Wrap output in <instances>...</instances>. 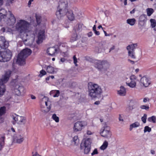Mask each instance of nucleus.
I'll list each match as a JSON object with an SVG mask.
<instances>
[{
	"label": "nucleus",
	"instance_id": "53",
	"mask_svg": "<svg viewBox=\"0 0 156 156\" xmlns=\"http://www.w3.org/2000/svg\"><path fill=\"white\" fill-rule=\"evenodd\" d=\"M66 59H65L64 58H61L60 60V61L62 63H63L64 62L66 61Z\"/></svg>",
	"mask_w": 156,
	"mask_h": 156
},
{
	"label": "nucleus",
	"instance_id": "57",
	"mask_svg": "<svg viewBox=\"0 0 156 156\" xmlns=\"http://www.w3.org/2000/svg\"><path fill=\"white\" fill-rule=\"evenodd\" d=\"M76 26L78 27V30H79L81 27V25L79 24H77Z\"/></svg>",
	"mask_w": 156,
	"mask_h": 156
},
{
	"label": "nucleus",
	"instance_id": "58",
	"mask_svg": "<svg viewBox=\"0 0 156 156\" xmlns=\"http://www.w3.org/2000/svg\"><path fill=\"white\" fill-rule=\"evenodd\" d=\"M153 8L156 9V0H155L154 3L153 5Z\"/></svg>",
	"mask_w": 156,
	"mask_h": 156
},
{
	"label": "nucleus",
	"instance_id": "49",
	"mask_svg": "<svg viewBox=\"0 0 156 156\" xmlns=\"http://www.w3.org/2000/svg\"><path fill=\"white\" fill-rule=\"evenodd\" d=\"M149 99L148 98H144L143 101L144 103H146L147 101H149Z\"/></svg>",
	"mask_w": 156,
	"mask_h": 156
},
{
	"label": "nucleus",
	"instance_id": "1",
	"mask_svg": "<svg viewBox=\"0 0 156 156\" xmlns=\"http://www.w3.org/2000/svg\"><path fill=\"white\" fill-rule=\"evenodd\" d=\"M16 29L20 33H26L27 39L25 41H27V40H30L31 43L34 41L36 32L30 30V24L28 22L23 20L17 21Z\"/></svg>",
	"mask_w": 156,
	"mask_h": 156
},
{
	"label": "nucleus",
	"instance_id": "11",
	"mask_svg": "<svg viewBox=\"0 0 156 156\" xmlns=\"http://www.w3.org/2000/svg\"><path fill=\"white\" fill-rule=\"evenodd\" d=\"M12 74V71L9 70L5 71L0 80V84L5 83L9 80Z\"/></svg>",
	"mask_w": 156,
	"mask_h": 156
},
{
	"label": "nucleus",
	"instance_id": "54",
	"mask_svg": "<svg viewBox=\"0 0 156 156\" xmlns=\"http://www.w3.org/2000/svg\"><path fill=\"white\" fill-rule=\"evenodd\" d=\"M87 35L88 37H91L92 35V33L91 32H90L87 34Z\"/></svg>",
	"mask_w": 156,
	"mask_h": 156
},
{
	"label": "nucleus",
	"instance_id": "35",
	"mask_svg": "<svg viewBox=\"0 0 156 156\" xmlns=\"http://www.w3.org/2000/svg\"><path fill=\"white\" fill-rule=\"evenodd\" d=\"M5 137L3 136L1 137V140L0 141V151L1 150L2 147L4 144V140Z\"/></svg>",
	"mask_w": 156,
	"mask_h": 156
},
{
	"label": "nucleus",
	"instance_id": "13",
	"mask_svg": "<svg viewBox=\"0 0 156 156\" xmlns=\"http://www.w3.org/2000/svg\"><path fill=\"white\" fill-rule=\"evenodd\" d=\"M15 91L17 95L23 96L25 93L26 90L23 87L17 85L15 87Z\"/></svg>",
	"mask_w": 156,
	"mask_h": 156
},
{
	"label": "nucleus",
	"instance_id": "38",
	"mask_svg": "<svg viewBox=\"0 0 156 156\" xmlns=\"http://www.w3.org/2000/svg\"><path fill=\"white\" fill-rule=\"evenodd\" d=\"M73 142L75 145H77L79 143V140L78 138V136H75L73 139Z\"/></svg>",
	"mask_w": 156,
	"mask_h": 156
},
{
	"label": "nucleus",
	"instance_id": "37",
	"mask_svg": "<svg viewBox=\"0 0 156 156\" xmlns=\"http://www.w3.org/2000/svg\"><path fill=\"white\" fill-rule=\"evenodd\" d=\"M108 145V142L107 141H105L103 144L100 147V149L101 150H104L107 147Z\"/></svg>",
	"mask_w": 156,
	"mask_h": 156
},
{
	"label": "nucleus",
	"instance_id": "55",
	"mask_svg": "<svg viewBox=\"0 0 156 156\" xmlns=\"http://www.w3.org/2000/svg\"><path fill=\"white\" fill-rule=\"evenodd\" d=\"M94 33L97 35H99L100 34V32L98 31H97L96 30L94 31Z\"/></svg>",
	"mask_w": 156,
	"mask_h": 156
},
{
	"label": "nucleus",
	"instance_id": "7",
	"mask_svg": "<svg viewBox=\"0 0 156 156\" xmlns=\"http://www.w3.org/2000/svg\"><path fill=\"white\" fill-rule=\"evenodd\" d=\"M137 46V44L135 43L129 45L126 47L128 51V55L132 58L135 59L136 58L134 49L136 48Z\"/></svg>",
	"mask_w": 156,
	"mask_h": 156
},
{
	"label": "nucleus",
	"instance_id": "4",
	"mask_svg": "<svg viewBox=\"0 0 156 156\" xmlns=\"http://www.w3.org/2000/svg\"><path fill=\"white\" fill-rule=\"evenodd\" d=\"M68 2L66 0H60L56 15L58 19H60L65 16L68 9Z\"/></svg>",
	"mask_w": 156,
	"mask_h": 156
},
{
	"label": "nucleus",
	"instance_id": "29",
	"mask_svg": "<svg viewBox=\"0 0 156 156\" xmlns=\"http://www.w3.org/2000/svg\"><path fill=\"white\" fill-rule=\"evenodd\" d=\"M140 126V124L139 122H136L130 125L129 128V130L131 131L133 128L138 127Z\"/></svg>",
	"mask_w": 156,
	"mask_h": 156
},
{
	"label": "nucleus",
	"instance_id": "62",
	"mask_svg": "<svg viewBox=\"0 0 156 156\" xmlns=\"http://www.w3.org/2000/svg\"><path fill=\"white\" fill-rule=\"evenodd\" d=\"M135 9H133L130 12V13L131 14H133L135 12Z\"/></svg>",
	"mask_w": 156,
	"mask_h": 156
},
{
	"label": "nucleus",
	"instance_id": "44",
	"mask_svg": "<svg viewBox=\"0 0 156 156\" xmlns=\"http://www.w3.org/2000/svg\"><path fill=\"white\" fill-rule=\"evenodd\" d=\"M151 130V128L149 127V126H145L144 128V132L146 133L147 132H150Z\"/></svg>",
	"mask_w": 156,
	"mask_h": 156
},
{
	"label": "nucleus",
	"instance_id": "5",
	"mask_svg": "<svg viewBox=\"0 0 156 156\" xmlns=\"http://www.w3.org/2000/svg\"><path fill=\"white\" fill-rule=\"evenodd\" d=\"M31 51L30 49L26 48L21 51L18 55L16 63L19 65H23L25 63L26 58L31 54Z\"/></svg>",
	"mask_w": 156,
	"mask_h": 156
},
{
	"label": "nucleus",
	"instance_id": "25",
	"mask_svg": "<svg viewBox=\"0 0 156 156\" xmlns=\"http://www.w3.org/2000/svg\"><path fill=\"white\" fill-rule=\"evenodd\" d=\"M60 91L59 90H52L50 92V95L54 97H58Z\"/></svg>",
	"mask_w": 156,
	"mask_h": 156
},
{
	"label": "nucleus",
	"instance_id": "52",
	"mask_svg": "<svg viewBox=\"0 0 156 156\" xmlns=\"http://www.w3.org/2000/svg\"><path fill=\"white\" fill-rule=\"evenodd\" d=\"M34 1V0H29L28 2V6L30 7L31 4V2Z\"/></svg>",
	"mask_w": 156,
	"mask_h": 156
},
{
	"label": "nucleus",
	"instance_id": "36",
	"mask_svg": "<svg viewBox=\"0 0 156 156\" xmlns=\"http://www.w3.org/2000/svg\"><path fill=\"white\" fill-rule=\"evenodd\" d=\"M77 34L76 33L74 34L70 38V41L71 42H74L77 40Z\"/></svg>",
	"mask_w": 156,
	"mask_h": 156
},
{
	"label": "nucleus",
	"instance_id": "56",
	"mask_svg": "<svg viewBox=\"0 0 156 156\" xmlns=\"http://www.w3.org/2000/svg\"><path fill=\"white\" fill-rule=\"evenodd\" d=\"M128 61L129 62H130L132 64H133L135 63V62L134 61H132V60H130L129 59H128Z\"/></svg>",
	"mask_w": 156,
	"mask_h": 156
},
{
	"label": "nucleus",
	"instance_id": "32",
	"mask_svg": "<svg viewBox=\"0 0 156 156\" xmlns=\"http://www.w3.org/2000/svg\"><path fill=\"white\" fill-rule=\"evenodd\" d=\"M147 121L153 123H155L156 122V117L155 116H152L149 117L147 119Z\"/></svg>",
	"mask_w": 156,
	"mask_h": 156
},
{
	"label": "nucleus",
	"instance_id": "15",
	"mask_svg": "<svg viewBox=\"0 0 156 156\" xmlns=\"http://www.w3.org/2000/svg\"><path fill=\"white\" fill-rule=\"evenodd\" d=\"M150 83L148 79L145 76L142 77L140 81V84L141 86L147 87L150 84Z\"/></svg>",
	"mask_w": 156,
	"mask_h": 156
},
{
	"label": "nucleus",
	"instance_id": "18",
	"mask_svg": "<svg viewBox=\"0 0 156 156\" xmlns=\"http://www.w3.org/2000/svg\"><path fill=\"white\" fill-rule=\"evenodd\" d=\"M13 141L14 142L18 144L21 143L24 140V138L20 134L15 135L13 136Z\"/></svg>",
	"mask_w": 156,
	"mask_h": 156
},
{
	"label": "nucleus",
	"instance_id": "30",
	"mask_svg": "<svg viewBox=\"0 0 156 156\" xmlns=\"http://www.w3.org/2000/svg\"><path fill=\"white\" fill-rule=\"evenodd\" d=\"M135 22L136 20L134 18L128 19L126 20L127 23L131 26L134 25Z\"/></svg>",
	"mask_w": 156,
	"mask_h": 156
},
{
	"label": "nucleus",
	"instance_id": "40",
	"mask_svg": "<svg viewBox=\"0 0 156 156\" xmlns=\"http://www.w3.org/2000/svg\"><path fill=\"white\" fill-rule=\"evenodd\" d=\"M6 108L5 107H2L0 108V116L2 115L5 112Z\"/></svg>",
	"mask_w": 156,
	"mask_h": 156
},
{
	"label": "nucleus",
	"instance_id": "64",
	"mask_svg": "<svg viewBox=\"0 0 156 156\" xmlns=\"http://www.w3.org/2000/svg\"><path fill=\"white\" fill-rule=\"evenodd\" d=\"M32 156H41V155L38 154L36 152Z\"/></svg>",
	"mask_w": 156,
	"mask_h": 156
},
{
	"label": "nucleus",
	"instance_id": "9",
	"mask_svg": "<svg viewBox=\"0 0 156 156\" xmlns=\"http://www.w3.org/2000/svg\"><path fill=\"white\" fill-rule=\"evenodd\" d=\"M100 134L102 136L105 138L111 137V133L110 131L109 127L105 125L101 129Z\"/></svg>",
	"mask_w": 156,
	"mask_h": 156
},
{
	"label": "nucleus",
	"instance_id": "20",
	"mask_svg": "<svg viewBox=\"0 0 156 156\" xmlns=\"http://www.w3.org/2000/svg\"><path fill=\"white\" fill-rule=\"evenodd\" d=\"M84 143H82L80 145V148L81 149H83V146H91V144L92 142L91 139L90 138H87L84 140Z\"/></svg>",
	"mask_w": 156,
	"mask_h": 156
},
{
	"label": "nucleus",
	"instance_id": "45",
	"mask_svg": "<svg viewBox=\"0 0 156 156\" xmlns=\"http://www.w3.org/2000/svg\"><path fill=\"white\" fill-rule=\"evenodd\" d=\"M46 74V72L43 69L41 70L40 71V74L39 76L40 77L42 76H43L44 75Z\"/></svg>",
	"mask_w": 156,
	"mask_h": 156
},
{
	"label": "nucleus",
	"instance_id": "50",
	"mask_svg": "<svg viewBox=\"0 0 156 156\" xmlns=\"http://www.w3.org/2000/svg\"><path fill=\"white\" fill-rule=\"evenodd\" d=\"M119 121H123V119L121 115H119Z\"/></svg>",
	"mask_w": 156,
	"mask_h": 156
},
{
	"label": "nucleus",
	"instance_id": "48",
	"mask_svg": "<svg viewBox=\"0 0 156 156\" xmlns=\"http://www.w3.org/2000/svg\"><path fill=\"white\" fill-rule=\"evenodd\" d=\"M98 154V151L97 149H95L93 152L91 153V155L93 156L95 154Z\"/></svg>",
	"mask_w": 156,
	"mask_h": 156
},
{
	"label": "nucleus",
	"instance_id": "47",
	"mask_svg": "<svg viewBox=\"0 0 156 156\" xmlns=\"http://www.w3.org/2000/svg\"><path fill=\"white\" fill-rule=\"evenodd\" d=\"M3 51H0V62H2L3 57Z\"/></svg>",
	"mask_w": 156,
	"mask_h": 156
},
{
	"label": "nucleus",
	"instance_id": "60",
	"mask_svg": "<svg viewBox=\"0 0 156 156\" xmlns=\"http://www.w3.org/2000/svg\"><path fill=\"white\" fill-rule=\"evenodd\" d=\"M5 27H3L1 29V31L2 32H4L5 31Z\"/></svg>",
	"mask_w": 156,
	"mask_h": 156
},
{
	"label": "nucleus",
	"instance_id": "6",
	"mask_svg": "<svg viewBox=\"0 0 156 156\" xmlns=\"http://www.w3.org/2000/svg\"><path fill=\"white\" fill-rule=\"evenodd\" d=\"M93 62L94 64L95 67L98 70L101 71H104L106 69L105 66H108V62L106 60H94Z\"/></svg>",
	"mask_w": 156,
	"mask_h": 156
},
{
	"label": "nucleus",
	"instance_id": "33",
	"mask_svg": "<svg viewBox=\"0 0 156 156\" xmlns=\"http://www.w3.org/2000/svg\"><path fill=\"white\" fill-rule=\"evenodd\" d=\"M147 15L148 16H151L154 12V9L151 8H148L146 9Z\"/></svg>",
	"mask_w": 156,
	"mask_h": 156
},
{
	"label": "nucleus",
	"instance_id": "42",
	"mask_svg": "<svg viewBox=\"0 0 156 156\" xmlns=\"http://www.w3.org/2000/svg\"><path fill=\"white\" fill-rule=\"evenodd\" d=\"M140 108L142 110H145L147 111L149 110V107L148 105H141L140 106Z\"/></svg>",
	"mask_w": 156,
	"mask_h": 156
},
{
	"label": "nucleus",
	"instance_id": "22",
	"mask_svg": "<svg viewBox=\"0 0 156 156\" xmlns=\"http://www.w3.org/2000/svg\"><path fill=\"white\" fill-rule=\"evenodd\" d=\"M117 94L119 96H124L126 94V88L123 86H121L120 89L117 91Z\"/></svg>",
	"mask_w": 156,
	"mask_h": 156
},
{
	"label": "nucleus",
	"instance_id": "12",
	"mask_svg": "<svg viewBox=\"0 0 156 156\" xmlns=\"http://www.w3.org/2000/svg\"><path fill=\"white\" fill-rule=\"evenodd\" d=\"M42 102L43 103H45L46 106V108H42L41 107V111L43 112H48L51 108V104L50 102L48 100V98L47 97L44 96L42 98Z\"/></svg>",
	"mask_w": 156,
	"mask_h": 156
},
{
	"label": "nucleus",
	"instance_id": "46",
	"mask_svg": "<svg viewBox=\"0 0 156 156\" xmlns=\"http://www.w3.org/2000/svg\"><path fill=\"white\" fill-rule=\"evenodd\" d=\"M73 62L74 64H75L76 66H77V59L76 58V57L75 55H74L73 57Z\"/></svg>",
	"mask_w": 156,
	"mask_h": 156
},
{
	"label": "nucleus",
	"instance_id": "23",
	"mask_svg": "<svg viewBox=\"0 0 156 156\" xmlns=\"http://www.w3.org/2000/svg\"><path fill=\"white\" fill-rule=\"evenodd\" d=\"M68 19L70 21H73L74 19V16L73 12L71 10L68 9L66 12V14Z\"/></svg>",
	"mask_w": 156,
	"mask_h": 156
},
{
	"label": "nucleus",
	"instance_id": "61",
	"mask_svg": "<svg viewBox=\"0 0 156 156\" xmlns=\"http://www.w3.org/2000/svg\"><path fill=\"white\" fill-rule=\"evenodd\" d=\"M31 98L32 99H35L36 98V97L33 95H31Z\"/></svg>",
	"mask_w": 156,
	"mask_h": 156
},
{
	"label": "nucleus",
	"instance_id": "2",
	"mask_svg": "<svg viewBox=\"0 0 156 156\" xmlns=\"http://www.w3.org/2000/svg\"><path fill=\"white\" fill-rule=\"evenodd\" d=\"M3 3V0H0V7ZM6 22L9 25L13 24L16 19L11 11L7 12L4 9H0V22Z\"/></svg>",
	"mask_w": 156,
	"mask_h": 156
},
{
	"label": "nucleus",
	"instance_id": "16",
	"mask_svg": "<svg viewBox=\"0 0 156 156\" xmlns=\"http://www.w3.org/2000/svg\"><path fill=\"white\" fill-rule=\"evenodd\" d=\"M9 45L8 41H6L4 37L0 36V48L5 49L8 48Z\"/></svg>",
	"mask_w": 156,
	"mask_h": 156
},
{
	"label": "nucleus",
	"instance_id": "63",
	"mask_svg": "<svg viewBox=\"0 0 156 156\" xmlns=\"http://www.w3.org/2000/svg\"><path fill=\"white\" fill-rule=\"evenodd\" d=\"M151 153L152 154H155V151H154L153 150H151Z\"/></svg>",
	"mask_w": 156,
	"mask_h": 156
},
{
	"label": "nucleus",
	"instance_id": "39",
	"mask_svg": "<svg viewBox=\"0 0 156 156\" xmlns=\"http://www.w3.org/2000/svg\"><path fill=\"white\" fill-rule=\"evenodd\" d=\"M52 119L56 122H58L59 121V117L57 116L56 114H54L52 115Z\"/></svg>",
	"mask_w": 156,
	"mask_h": 156
},
{
	"label": "nucleus",
	"instance_id": "27",
	"mask_svg": "<svg viewBox=\"0 0 156 156\" xmlns=\"http://www.w3.org/2000/svg\"><path fill=\"white\" fill-rule=\"evenodd\" d=\"M26 122V119L24 117L19 116L18 121L17 123L19 124H24Z\"/></svg>",
	"mask_w": 156,
	"mask_h": 156
},
{
	"label": "nucleus",
	"instance_id": "31",
	"mask_svg": "<svg viewBox=\"0 0 156 156\" xmlns=\"http://www.w3.org/2000/svg\"><path fill=\"white\" fill-rule=\"evenodd\" d=\"M84 153L86 154H88L90 150L91 146H83Z\"/></svg>",
	"mask_w": 156,
	"mask_h": 156
},
{
	"label": "nucleus",
	"instance_id": "10",
	"mask_svg": "<svg viewBox=\"0 0 156 156\" xmlns=\"http://www.w3.org/2000/svg\"><path fill=\"white\" fill-rule=\"evenodd\" d=\"M129 80L130 81H126V85L132 88L135 87L137 81L136 76L134 75H132L129 77Z\"/></svg>",
	"mask_w": 156,
	"mask_h": 156
},
{
	"label": "nucleus",
	"instance_id": "8",
	"mask_svg": "<svg viewBox=\"0 0 156 156\" xmlns=\"http://www.w3.org/2000/svg\"><path fill=\"white\" fill-rule=\"evenodd\" d=\"M87 123L86 121H78L74 124L73 130L74 132H77L81 131L83 127L86 126Z\"/></svg>",
	"mask_w": 156,
	"mask_h": 156
},
{
	"label": "nucleus",
	"instance_id": "28",
	"mask_svg": "<svg viewBox=\"0 0 156 156\" xmlns=\"http://www.w3.org/2000/svg\"><path fill=\"white\" fill-rule=\"evenodd\" d=\"M4 84H0V97L2 96L5 91V87L4 85Z\"/></svg>",
	"mask_w": 156,
	"mask_h": 156
},
{
	"label": "nucleus",
	"instance_id": "14",
	"mask_svg": "<svg viewBox=\"0 0 156 156\" xmlns=\"http://www.w3.org/2000/svg\"><path fill=\"white\" fill-rule=\"evenodd\" d=\"M3 55L2 62H6L9 61L12 55L11 52L9 50H7L5 51H3Z\"/></svg>",
	"mask_w": 156,
	"mask_h": 156
},
{
	"label": "nucleus",
	"instance_id": "3",
	"mask_svg": "<svg viewBox=\"0 0 156 156\" xmlns=\"http://www.w3.org/2000/svg\"><path fill=\"white\" fill-rule=\"evenodd\" d=\"M88 94L92 98H94L99 97L102 92V90L98 85L91 83L88 86Z\"/></svg>",
	"mask_w": 156,
	"mask_h": 156
},
{
	"label": "nucleus",
	"instance_id": "24",
	"mask_svg": "<svg viewBox=\"0 0 156 156\" xmlns=\"http://www.w3.org/2000/svg\"><path fill=\"white\" fill-rule=\"evenodd\" d=\"M136 107V104L134 102H131L127 106L126 108V111H131L133 109Z\"/></svg>",
	"mask_w": 156,
	"mask_h": 156
},
{
	"label": "nucleus",
	"instance_id": "26",
	"mask_svg": "<svg viewBox=\"0 0 156 156\" xmlns=\"http://www.w3.org/2000/svg\"><path fill=\"white\" fill-rule=\"evenodd\" d=\"M18 117H19V115L15 113H12L11 114V117L13 120V121H12L13 124H15L16 123H17V121H18Z\"/></svg>",
	"mask_w": 156,
	"mask_h": 156
},
{
	"label": "nucleus",
	"instance_id": "43",
	"mask_svg": "<svg viewBox=\"0 0 156 156\" xmlns=\"http://www.w3.org/2000/svg\"><path fill=\"white\" fill-rule=\"evenodd\" d=\"M147 116V115L146 114H144L143 116L141 117V120L144 123H146Z\"/></svg>",
	"mask_w": 156,
	"mask_h": 156
},
{
	"label": "nucleus",
	"instance_id": "41",
	"mask_svg": "<svg viewBox=\"0 0 156 156\" xmlns=\"http://www.w3.org/2000/svg\"><path fill=\"white\" fill-rule=\"evenodd\" d=\"M36 18L38 24H39L41 22V16L39 15H36Z\"/></svg>",
	"mask_w": 156,
	"mask_h": 156
},
{
	"label": "nucleus",
	"instance_id": "51",
	"mask_svg": "<svg viewBox=\"0 0 156 156\" xmlns=\"http://www.w3.org/2000/svg\"><path fill=\"white\" fill-rule=\"evenodd\" d=\"M93 133L90 130H87V135H91Z\"/></svg>",
	"mask_w": 156,
	"mask_h": 156
},
{
	"label": "nucleus",
	"instance_id": "59",
	"mask_svg": "<svg viewBox=\"0 0 156 156\" xmlns=\"http://www.w3.org/2000/svg\"><path fill=\"white\" fill-rule=\"evenodd\" d=\"M115 48V46H113L112 47H111L109 49V52H110V51L113 50H114Z\"/></svg>",
	"mask_w": 156,
	"mask_h": 156
},
{
	"label": "nucleus",
	"instance_id": "19",
	"mask_svg": "<svg viewBox=\"0 0 156 156\" xmlns=\"http://www.w3.org/2000/svg\"><path fill=\"white\" fill-rule=\"evenodd\" d=\"M45 68L47 72L49 73H56L58 71V69L51 65L46 66Z\"/></svg>",
	"mask_w": 156,
	"mask_h": 156
},
{
	"label": "nucleus",
	"instance_id": "21",
	"mask_svg": "<svg viewBox=\"0 0 156 156\" xmlns=\"http://www.w3.org/2000/svg\"><path fill=\"white\" fill-rule=\"evenodd\" d=\"M58 51V49L55 47H53L49 48L47 50V52L48 54L50 55L53 56Z\"/></svg>",
	"mask_w": 156,
	"mask_h": 156
},
{
	"label": "nucleus",
	"instance_id": "34",
	"mask_svg": "<svg viewBox=\"0 0 156 156\" xmlns=\"http://www.w3.org/2000/svg\"><path fill=\"white\" fill-rule=\"evenodd\" d=\"M150 21L151 23V27L152 28H154L156 26V20L154 19H151Z\"/></svg>",
	"mask_w": 156,
	"mask_h": 156
},
{
	"label": "nucleus",
	"instance_id": "17",
	"mask_svg": "<svg viewBox=\"0 0 156 156\" xmlns=\"http://www.w3.org/2000/svg\"><path fill=\"white\" fill-rule=\"evenodd\" d=\"M45 31L44 30H40L38 33L37 36L38 40L37 41V44H39L42 43L45 38Z\"/></svg>",
	"mask_w": 156,
	"mask_h": 156
}]
</instances>
